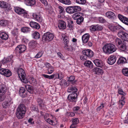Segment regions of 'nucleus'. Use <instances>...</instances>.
<instances>
[{
    "label": "nucleus",
    "instance_id": "obj_17",
    "mask_svg": "<svg viewBox=\"0 0 128 128\" xmlns=\"http://www.w3.org/2000/svg\"><path fill=\"white\" fill-rule=\"evenodd\" d=\"M116 58L115 55H111L109 56L108 60V62L109 64L112 65L116 62Z\"/></svg>",
    "mask_w": 128,
    "mask_h": 128
},
{
    "label": "nucleus",
    "instance_id": "obj_50",
    "mask_svg": "<svg viewBox=\"0 0 128 128\" xmlns=\"http://www.w3.org/2000/svg\"><path fill=\"white\" fill-rule=\"evenodd\" d=\"M74 13L77 12H79L81 10V7L79 6H73Z\"/></svg>",
    "mask_w": 128,
    "mask_h": 128
},
{
    "label": "nucleus",
    "instance_id": "obj_16",
    "mask_svg": "<svg viewBox=\"0 0 128 128\" xmlns=\"http://www.w3.org/2000/svg\"><path fill=\"white\" fill-rule=\"evenodd\" d=\"M12 103H13V101L10 98L8 100H6L3 102L2 106L4 108H6Z\"/></svg>",
    "mask_w": 128,
    "mask_h": 128
},
{
    "label": "nucleus",
    "instance_id": "obj_6",
    "mask_svg": "<svg viewBox=\"0 0 128 128\" xmlns=\"http://www.w3.org/2000/svg\"><path fill=\"white\" fill-rule=\"evenodd\" d=\"M108 28L111 31L113 32L124 30L123 27L118 24H111L109 26Z\"/></svg>",
    "mask_w": 128,
    "mask_h": 128
},
{
    "label": "nucleus",
    "instance_id": "obj_54",
    "mask_svg": "<svg viewBox=\"0 0 128 128\" xmlns=\"http://www.w3.org/2000/svg\"><path fill=\"white\" fill-rule=\"evenodd\" d=\"M76 2L80 4H84L86 2V0H76Z\"/></svg>",
    "mask_w": 128,
    "mask_h": 128
},
{
    "label": "nucleus",
    "instance_id": "obj_44",
    "mask_svg": "<svg viewBox=\"0 0 128 128\" xmlns=\"http://www.w3.org/2000/svg\"><path fill=\"white\" fill-rule=\"evenodd\" d=\"M75 115L74 113L72 112H67L65 114L66 116V117H73Z\"/></svg>",
    "mask_w": 128,
    "mask_h": 128
},
{
    "label": "nucleus",
    "instance_id": "obj_49",
    "mask_svg": "<svg viewBox=\"0 0 128 128\" xmlns=\"http://www.w3.org/2000/svg\"><path fill=\"white\" fill-rule=\"evenodd\" d=\"M123 42H124L119 38H117L116 39V43L117 44H118V45H120L122 44Z\"/></svg>",
    "mask_w": 128,
    "mask_h": 128
},
{
    "label": "nucleus",
    "instance_id": "obj_1",
    "mask_svg": "<svg viewBox=\"0 0 128 128\" xmlns=\"http://www.w3.org/2000/svg\"><path fill=\"white\" fill-rule=\"evenodd\" d=\"M103 52L105 53L111 54L115 52L116 50L115 46L112 43L107 44L102 48Z\"/></svg>",
    "mask_w": 128,
    "mask_h": 128
},
{
    "label": "nucleus",
    "instance_id": "obj_48",
    "mask_svg": "<svg viewBox=\"0 0 128 128\" xmlns=\"http://www.w3.org/2000/svg\"><path fill=\"white\" fill-rule=\"evenodd\" d=\"M30 109L32 111H35L37 112H39V109L38 107L34 105H32L30 107Z\"/></svg>",
    "mask_w": 128,
    "mask_h": 128
},
{
    "label": "nucleus",
    "instance_id": "obj_47",
    "mask_svg": "<svg viewBox=\"0 0 128 128\" xmlns=\"http://www.w3.org/2000/svg\"><path fill=\"white\" fill-rule=\"evenodd\" d=\"M19 112V111L18 112L16 111V116L18 119H22L24 117V115H23V113H22L21 114Z\"/></svg>",
    "mask_w": 128,
    "mask_h": 128
},
{
    "label": "nucleus",
    "instance_id": "obj_62",
    "mask_svg": "<svg viewBox=\"0 0 128 128\" xmlns=\"http://www.w3.org/2000/svg\"><path fill=\"white\" fill-rule=\"evenodd\" d=\"M6 6L4 8H5L6 10H11L12 8L11 7L10 5V4L6 3Z\"/></svg>",
    "mask_w": 128,
    "mask_h": 128
},
{
    "label": "nucleus",
    "instance_id": "obj_28",
    "mask_svg": "<svg viewBox=\"0 0 128 128\" xmlns=\"http://www.w3.org/2000/svg\"><path fill=\"white\" fill-rule=\"evenodd\" d=\"M84 65L87 68L92 69L93 68V65L92 62L90 60H86L84 63Z\"/></svg>",
    "mask_w": 128,
    "mask_h": 128
},
{
    "label": "nucleus",
    "instance_id": "obj_9",
    "mask_svg": "<svg viewBox=\"0 0 128 128\" xmlns=\"http://www.w3.org/2000/svg\"><path fill=\"white\" fill-rule=\"evenodd\" d=\"M26 47L25 45L21 44L18 46L14 50V52L16 54H21L23 52L26 50Z\"/></svg>",
    "mask_w": 128,
    "mask_h": 128
},
{
    "label": "nucleus",
    "instance_id": "obj_32",
    "mask_svg": "<svg viewBox=\"0 0 128 128\" xmlns=\"http://www.w3.org/2000/svg\"><path fill=\"white\" fill-rule=\"evenodd\" d=\"M21 30L22 32L24 33H29L31 32V29L29 27H24L22 28Z\"/></svg>",
    "mask_w": 128,
    "mask_h": 128
},
{
    "label": "nucleus",
    "instance_id": "obj_45",
    "mask_svg": "<svg viewBox=\"0 0 128 128\" xmlns=\"http://www.w3.org/2000/svg\"><path fill=\"white\" fill-rule=\"evenodd\" d=\"M73 22L72 21H70L68 22L67 27L68 28V29L71 30L73 28Z\"/></svg>",
    "mask_w": 128,
    "mask_h": 128
},
{
    "label": "nucleus",
    "instance_id": "obj_4",
    "mask_svg": "<svg viewBox=\"0 0 128 128\" xmlns=\"http://www.w3.org/2000/svg\"><path fill=\"white\" fill-rule=\"evenodd\" d=\"M14 10L15 12L18 14H23L24 18H28L29 17V16L27 11L23 8L16 6L14 7Z\"/></svg>",
    "mask_w": 128,
    "mask_h": 128
},
{
    "label": "nucleus",
    "instance_id": "obj_55",
    "mask_svg": "<svg viewBox=\"0 0 128 128\" xmlns=\"http://www.w3.org/2000/svg\"><path fill=\"white\" fill-rule=\"evenodd\" d=\"M98 20L100 22L102 23H105L106 22V20L103 17H98Z\"/></svg>",
    "mask_w": 128,
    "mask_h": 128
},
{
    "label": "nucleus",
    "instance_id": "obj_12",
    "mask_svg": "<svg viewBox=\"0 0 128 128\" xmlns=\"http://www.w3.org/2000/svg\"><path fill=\"white\" fill-rule=\"evenodd\" d=\"M0 74L6 77H9L12 75V72L9 70L4 68L0 69Z\"/></svg>",
    "mask_w": 128,
    "mask_h": 128
},
{
    "label": "nucleus",
    "instance_id": "obj_37",
    "mask_svg": "<svg viewBox=\"0 0 128 128\" xmlns=\"http://www.w3.org/2000/svg\"><path fill=\"white\" fill-rule=\"evenodd\" d=\"M78 89L76 88L75 87H70L68 88L67 91L68 92H72V93H76Z\"/></svg>",
    "mask_w": 128,
    "mask_h": 128
},
{
    "label": "nucleus",
    "instance_id": "obj_15",
    "mask_svg": "<svg viewBox=\"0 0 128 128\" xmlns=\"http://www.w3.org/2000/svg\"><path fill=\"white\" fill-rule=\"evenodd\" d=\"M26 110V107L23 104H20L19 105L16 110L17 112L19 111L20 112L19 113L21 114L23 113V115H25Z\"/></svg>",
    "mask_w": 128,
    "mask_h": 128
},
{
    "label": "nucleus",
    "instance_id": "obj_58",
    "mask_svg": "<svg viewBox=\"0 0 128 128\" xmlns=\"http://www.w3.org/2000/svg\"><path fill=\"white\" fill-rule=\"evenodd\" d=\"M76 20V23L78 24H80L83 21L84 18H81L80 19Z\"/></svg>",
    "mask_w": 128,
    "mask_h": 128
},
{
    "label": "nucleus",
    "instance_id": "obj_35",
    "mask_svg": "<svg viewBox=\"0 0 128 128\" xmlns=\"http://www.w3.org/2000/svg\"><path fill=\"white\" fill-rule=\"evenodd\" d=\"M63 38L65 45L64 47H65V48L68 47L69 43V38L66 36H65L64 37H63Z\"/></svg>",
    "mask_w": 128,
    "mask_h": 128
},
{
    "label": "nucleus",
    "instance_id": "obj_13",
    "mask_svg": "<svg viewBox=\"0 0 128 128\" xmlns=\"http://www.w3.org/2000/svg\"><path fill=\"white\" fill-rule=\"evenodd\" d=\"M103 28L102 26L98 24L92 25L90 27V30L92 31H101Z\"/></svg>",
    "mask_w": 128,
    "mask_h": 128
},
{
    "label": "nucleus",
    "instance_id": "obj_8",
    "mask_svg": "<svg viewBox=\"0 0 128 128\" xmlns=\"http://www.w3.org/2000/svg\"><path fill=\"white\" fill-rule=\"evenodd\" d=\"M6 87L4 84L0 85V102L4 100L5 96L4 94L6 92Z\"/></svg>",
    "mask_w": 128,
    "mask_h": 128
},
{
    "label": "nucleus",
    "instance_id": "obj_53",
    "mask_svg": "<svg viewBox=\"0 0 128 128\" xmlns=\"http://www.w3.org/2000/svg\"><path fill=\"white\" fill-rule=\"evenodd\" d=\"M48 74H52L54 71V68L53 66H50L49 68H48Z\"/></svg>",
    "mask_w": 128,
    "mask_h": 128
},
{
    "label": "nucleus",
    "instance_id": "obj_19",
    "mask_svg": "<svg viewBox=\"0 0 128 128\" xmlns=\"http://www.w3.org/2000/svg\"><path fill=\"white\" fill-rule=\"evenodd\" d=\"M72 124L70 126V128H76L77 125L79 123V120L78 118H73L72 119Z\"/></svg>",
    "mask_w": 128,
    "mask_h": 128
},
{
    "label": "nucleus",
    "instance_id": "obj_11",
    "mask_svg": "<svg viewBox=\"0 0 128 128\" xmlns=\"http://www.w3.org/2000/svg\"><path fill=\"white\" fill-rule=\"evenodd\" d=\"M118 35L123 40L128 41V34L125 32L120 30L118 32Z\"/></svg>",
    "mask_w": 128,
    "mask_h": 128
},
{
    "label": "nucleus",
    "instance_id": "obj_21",
    "mask_svg": "<svg viewBox=\"0 0 128 128\" xmlns=\"http://www.w3.org/2000/svg\"><path fill=\"white\" fill-rule=\"evenodd\" d=\"M118 17L120 20L126 24L128 25V18L120 14L118 15Z\"/></svg>",
    "mask_w": 128,
    "mask_h": 128
},
{
    "label": "nucleus",
    "instance_id": "obj_26",
    "mask_svg": "<svg viewBox=\"0 0 128 128\" xmlns=\"http://www.w3.org/2000/svg\"><path fill=\"white\" fill-rule=\"evenodd\" d=\"M11 33L12 36L15 38L16 40L19 35L18 30L17 28H15L12 31Z\"/></svg>",
    "mask_w": 128,
    "mask_h": 128
},
{
    "label": "nucleus",
    "instance_id": "obj_57",
    "mask_svg": "<svg viewBox=\"0 0 128 128\" xmlns=\"http://www.w3.org/2000/svg\"><path fill=\"white\" fill-rule=\"evenodd\" d=\"M58 75V79L60 80H62L64 77V75L62 72L60 71L58 72L57 73Z\"/></svg>",
    "mask_w": 128,
    "mask_h": 128
},
{
    "label": "nucleus",
    "instance_id": "obj_18",
    "mask_svg": "<svg viewBox=\"0 0 128 128\" xmlns=\"http://www.w3.org/2000/svg\"><path fill=\"white\" fill-rule=\"evenodd\" d=\"M105 16L108 18L113 20L116 18V16L114 13L111 11H109L105 13Z\"/></svg>",
    "mask_w": 128,
    "mask_h": 128
},
{
    "label": "nucleus",
    "instance_id": "obj_20",
    "mask_svg": "<svg viewBox=\"0 0 128 128\" xmlns=\"http://www.w3.org/2000/svg\"><path fill=\"white\" fill-rule=\"evenodd\" d=\"M90 38V35L88 33H86L84 34L82 36V42L84 44L87 43Z\"/></svg>",
    "mask_w": 128,
    "mask_h": 128
},
{
    "label": "nucleus",
    "instance_id": "obj_39",
    "mask_svg": "<svg viewBox=\"0 0 128 128\" xmlns=\"http://www.w3.org/2000/svg\"><path fill=\"white\" fill-rule=\"evenodd\" d=\"M33 38L36 39H38L40 38V34L38 32L35 31L33 32L32 34Z\"/></svg>",
    "mask_w": 128,
    "mask_h": 128
},
{
    "label": "nucleus",
    "instance_id": "obj_34",
    "mask_svg": "<svg viewBox=\"0 0 128 128\" xmlns=\"http://www.w3.org/2000/svg\"><path fill=\"white\" fill-rule=\"evenodd\" d=\"M120 49L122 51L125 52L127 50L126 44L125 42H123L122 44L120 45Z\"/></svg>",
    "mask_w": 128,
    "mask_h": 128
},
{
    "label": "nucleus",
    "instance_id": "obj_51",
    "mask_svg": "<svg viewBox=\"0 0 128 128\" xmlns=\"http://www.w3.org/2000/svg\"><path fill=\"white\" fill-rule=\"evenodd\" d=\"M7 24V21L5 20H1L0 21V25L3 26H6Z\"/></svg>",
    "mask_w": 128,
    "mask_h": 128
},
{
    "label": "nucleus",
    "instance_id": "obj_24",
    "mask_svg": "<svg viewBox=\"0 0 128 128\" xmlns=\"http://www.w3.org/2000/svg\"><path fill=\"white\" fill-rule=\"evenodd\" d=\"M19 92L20 96L22 98H24L27 96L26 91L24 88H20Z\"/></svg>",
    "mask_w": 128,
    "mask_h": 128
},
{
    "label": "nucleus",
    "instance_id": "obj_22",
    "mask_svg": "<svg viewBox=\"0 0 128 128\" xmlns=\"http://www.w3.org/2000/svg\"><path fill=\"white\" fill-rule=\"evenodd\" d=\"M13 56L12 55H10V56H8L7 58H4L2 60V63L3 64H6L8 62H10L11 64L13 63V60L12 58Z\"/></svg>",
    "mask_w": 128,
    "mask_h": 128
},
{
    "label": "nucleus",
    "instance_id": "obj_41",
    "mask_svg": "<svg viewBox=\"0 0 128 128\" xmlns=\"http://www.w3.org/2000/svg\"><path fill=\"white\" fill-rule=\"evenodd\" d=\"M64 48L67 51L70 52H73L75 50V48L71 45L70 46L68 45V46L66 48H65V47H64Z\"/></svg>",
    "mask_w": 128,
    "mask_h": 128
},
{
    "label": "nucleus",
    "instance_id": "obj_2",
    "mask_svg": "<svg viewBox=\"0 0 128 128\" xmlns=\"http://www.w3.org/2000/svg\"><path fill=\"white\" fill-rule=\"evenodd\" d=\"M83 54L80 56V59L82 60H85L88 58L92 57L94 53L90 49L85 50L82 51Z\"/></svg>",
    "mask_w": 128,
    "mask_h": 128
},
{
    "label": "nucleus",
    "instance_id": "obj_52",
    "mask_svg": "<svg viewBox=\"0 0 128 128\" xmlns=\"http://www.w3.org/2000/svg\"><path fill=\"white\" fill-rule=\"evenodd\" d=\"M59 84L61 86H65L67 85V83L66 82V80L64 79H62L59 83Z\"/></svg>",
    "mask_w": 128,
    "mask_h": 128
},
{
    "label": "nucleus",
    "instance_id": "obj_10",
    "mask_svg": "<svg viewBox=\"0 0 128 128\" xmlns=\"http://www.w3.org/2000/svg\"><path fill=\"white\" fill-rule=\"evenodd\" d=\"M32 17L39 22L43 24L44 20L40 13H33L32 15Z\"/></svg>",
    "mask_w": 128,
    "mask_h": 128
},
{
    "label": "nucleus",
    "instance_id": "obj_31",
    "mask_svg": "<svg viewBox=\"0 0 128 128\" xmlns=\"http://www.w3.org/2000/svg\"><path fill=\"white\" fill-rule=\"evenodd\" d=\"M25 88L26 90L29 92L31 94H32L34 92L33 87L31 86L28 84H26Z\"/></svg>",
    "mask_w": 128,
    "mask_h": 128
},
{
    "label": "nucleus",
    "instance_id": "obj_60",
    "mask_svg": "<svg viewBox=\"0 0 128 128\" xmlns=\"http://www.w3.org/2000/svg\"><path fill=\"white\" fill-rule=\"evenodd\" d=\"M58 8L59 10V13L60 14L63 13L64 12V9L63 8L60 6H58Z\"/></svg>",
    "mask_w": 128,
    "mask_h": 128
},
{
    "label": "nucleus",
    "instance_id": "obj_38",
    "mask_svg": "<svg viewBox=\"0 0 128 128\" xmlns=\"http://www.w3.org/2000/svg\"><path fill=\"white\" fill-rule=\"evenodd\" d=\"M93 71L94 72H95L96 74H98L102 73L103 71L102 70L97 67L94 68Z\"/></svg>",
    "mask_w": 128,
    "mask_h": 128
},
{
    "label": "nucleus",
    "instance_id": "obj_14",
    "mask_svg": "<svg viewBox=\"0 0 128 128\" xmlns=\"http://www.w3.org/2000/svg\"><path fill=\"white\" fill-rule=\"evenodd\" d=\"M58 27L60 30H64L66 28V23L64 20L59 19L58 20Z\"/></svg>",
    "mask_w": 128,
    "mask_h": 128
},
{
    "label": "nucleus",
    "instance_id": "obj_46",
    "mask_svg": "<svg viewBox=\"0 0 128 128\" xmlns=\"http://www.w3.org/2000/svg\"><path fill=\"white\" fill-rule=\"evenodd\" d=\"M122 72L124 76L128 77V68H123L122 70Z\"/></svg>",
    "mask_w": 128,
    "mask_h": 128
},
{
    "label": "nucleus",
    "instance_id": "obj_3",
    "mask_svg": "<svg viewBox=\"0 0 128 128\" xmlns=\"http://www.w3.org/2000/svg\"><path fill=\"white\" fill-rule=\"evenodd\" d=\"M18 74L21 81L25 84L28 82V81L26 78V74L24 70L22 68L18 69L17 71Z\"/></svg>",
    "mask_w": 128,
    "mask_h": 128
},
{
    "label": "nucleus",
    "instance_id": "obj_7",
    "mask_svg": "<svg viewBox=\"0 0 128 128\" xmlns=\"http://www.w3.org/2000/svg\"><path fill=\"white\" fill-rule=\"evenodd\" d=\"M78 96L76 93H72L68 95L67 98L69 102L75 104L77 101Z\"/></svg>",
    "mask_w": 128,
    "mask_h": 128
},
{
    "label": "nucleus",
    "instance_id": "obj_33",
    "mask_svg": "<svg viewBox=\"0 0 128 128\" xmlns=\"http://www.w3.org/2000/svg\"><path fill=\"white\" fill-rule=\"evenodd\" d=\"M37 101L38 102V105L40 108H42L44 107V103L43 102L42 99L40 98H38L37 99Z\"/></svg>",
    "mask_w": 128,
    "mask_h": 128
},
{
    "label": "nucleus",
    "instance_id": "obj_23",
    "mask_svg": "<svg viewBox=\"0 0 128 128\" xmlns=\"http://www.w3.org/2000/svg\"><path fill=\"white\" fill-rule=\"evenodd\" d=\"M93 62L97 66L102 68L104 65V63L101 60L96 59L94 60Z\"/></svg>",
    "mask_w": 128,
    "mask_h": 128
},
{
    "label": "nucleus",
    "instance_id": "obj_56",
    "mask_svg": "<svg viewBox=\"0 0 128 128\" xmlns=\"http://www.w3.org/2000/svg\"><path fill=\"white\" fill-rule=\"evenodd\" d=\"M118 94L120 95L125 96L126 94L123 92L122 89L121 88H119L118 89Z\"/></svg>",
    "mask_w": 128,
    "mask_h": 128
},
{
    "label": "nucleus",
    "instance_id": "obj_63",
    "mask_svg": "<svg viewBox=\"0 0 128 128\" xmlns=\"http://www.w3.org/2000/svg\"><path fill=\"white\" fill-rule=\"evenodd\" d=\"M49 116V114H46L44 116V118L45 120L46 121H48V119L49 118H48V117Z\"/></svg>",
    "mask_w": 128,
    "mask_h": 128
},
{
    "label": "nucleus",
    "instance_id": "obj_5",
    "mask_svg": "<svg viewBox=\"0 0 128 128\" xmlns=\"http://www.w3.org/2000/svg\"><path fill=\"white\" fill-rule=\"evenodd\" d=\"M54 38L53 34L49 32H47L44 33L42 38L43 41L50 42Z\"/></svg>",
    "mask_w": 128,
    "mask_h": 128
},
{
    "label": "nucleus",
    "instance_id": "obj_25",
    "mask_svg": "<svg viewBox=\"0 0 128 128\" xmlns=\"http://www.w3.org/2000/svg\"><path fill=\"white\" fill-rule=\"evenodd\" d=\"M30 26L38 30L40 29V26L39 24L36 22L31 21L30 22Z\"/></svg>",
    "mask_w": 128,
    "mask_h": 128
},
{
    "label": "nucleus",
    "instance_id": "obj_27",
    "mask_svg": "<svg viewBox=\"0 0 128 128\" xmlns=\"http://www.w3.org/2000/svg\"><path fill=\"white\" fill-rule=\"evenodd\" d=\"M24 3L27 5L32 6L36 3L35 0H24Z\"/></svg>",
    "mask_w": 128,
    "mask_h": 128
},
{
    "label": "nucleus",
    "instance_id": "obj_59",
    "mask_svg": "<svg viewBox=\"0 0 128 128\" xmlns=\"http://www.w3.org/2000/svg\"><path fill=\"white\" fill-rule=\"evenodd\" d=\"M6 3L4 1H0V6L2 8H4L6 6Z\"/></svg>",
    "mask_w": 128,
    "mask_h": 128
},
{
    "label": "nucleus",
    "instance_id": "obj_43",
    "mask_svg": "<svg viewBox=\"0 0 128 128\" xmlns=\"http://www.w3.org/2000/svg\"><path fill=\"white\" fill-rule=\"evenodd\" d=\"M59 1L63 4L69 5L71 4V2L70 0H58Z\"/></svg>",
    "mask_w": 128,
    "mask_h": 128
},
{
    "label": "nucleus",
    "instance_id": "obj_36",
    "mask_svg": "<svg viewBox=\"0 0 128 128\" xmlns=\"http://www.w3.org/2000/svg\"><path fill=\"white\" fill-rule=\"evenodd\" d=\"M66 10L67 12L69 14H72L74 13L73 6L68 7Z\"/></svg>",
    "mask_w": 128,
    "mask_h": 128
},
{
    "label": "nucleus",
    "instance_id": "obj_42",
    "mask_svg": "<svg viewBox=\"0 0 128 128\" xmlns=\"http://www.w3.org/2000/svg\"><path fill=\"white\" fill-rule=\"evenodd\" d=\"M82 13L79 12H76L73 14L72 18L74 20H76L78 17L80 16V15L82 14Z\"/></svg>",
    "mask_w": 128,
    "mask_h": 128
},
{
    "label": "nucleus",
    "instance_id": "obj_29",
    "mask_svg": "<svg viewBox=\"0 0 128 128\" xmlns=\"http://www.w3.org/2000/svg\"><path fill=\"white\" fill-rule=\"evenodd\" d=\"M8 37V35L5 32H2L0 33V38L3 40H7Z\"/></svg>",
    "mask_w": 128,
    "mask_h": 128
},
{
    "label": "nucleus",
    "instance_id": "obj_64",
    "mask_svg": "<svg viewBox=\"0 0 128 128\" xmlns=\"http://www.w3.org/2000/svg\"><path fill=\"white\" fill-rule=\"evenodd\" d=\"M33 120L34 119L33 118H30L28 120V122L29 123L33 124H34V121Z\"/></svg>",
    "mask_w": 128,
    "mask_h": 128
},
{
    "label": "nucleus",
    "instance_id": "obj_30",
    "mask_svg": "<svg viewBox=\"0 0 128 128\" xmlns=\"http://www.w3.org/2000/svg\"><path fill=\"white\" fill-rule=\"evenodd\" d=\"M127 60L125 58L121 57L119 58L117 63L118 64H124L127 63Z\"/></svg>",
    "mask_w": 128,
    "mask_h": 128
},
{
    "label": "nucleus",
    "instance_id": "obj_61",
    "mask_svg": "<svg viewBox=\"0 0 128 128\" xmlns=\"http://www.w3.org/2000/svg\"><path fill=\"white\" fill-rule=\"evenodd\" d=\"M46 122L49 124L52 125H54L55 124V123L54 122V121L50 119V118L48 119V121H46Z\"/></svg>",
    "mask_w": 128,
    "mask_h": 128
},
{
    "label": "nucleus",
    "instance_id": "obj_40",
    "mask_svg": "<svg viewBox=\"0 0 128 128\" xmlns=\"http://www.w3.org/2000/svg\"><path fill=\"white\" fill-rule=\"evenodd\" d=\"M36 41L32 40L29 44L30 47L32 48H34L36 47Z\"/></svg>",
    "mask_w": 128,
    "mask_h": 128
}]
</instances>
